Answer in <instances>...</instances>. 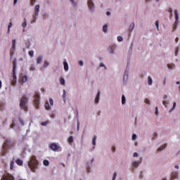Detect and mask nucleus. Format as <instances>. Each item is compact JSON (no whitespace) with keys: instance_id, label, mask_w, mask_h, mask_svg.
I'll return each instance as SVG.
<instances>
[{"instance_id":"7c9ffc66","label":"nucleus","mask_w":180,"mask_h":180,"mask_svg":"<svg viewBox=\"0 0 180 180\" xmlns=\"http://www.w3.org/2000/svg\"><path fill=\"white\" fill-rule=\"evenodd\" d=\"M13 72H15V70H16V62H15V61H13Z\"/></svg>"},{"instance_id":"393cba45","label":"nucleus","mask_w":180,"mask_h":180,"mask_svg":"<svg viewBox=\"0 0 180 180\" xmlns=\"http://www.w3.org/2000/svg\"><path fill=\"white\" fill-rule=\"evenodd\" d=\"M43 164H44V165H45V167H49L50 162H49V160H44L43 161Z\"/></svg>"},{"instance_id":"338daca9","label":"nucleus","mask_w":180,"mask_h":180,"mask_svg":"<svg viewBox=\"0 0 180 180\" xmlns=\"http://www.w3.org/2000/svg\"><path fill=\"white\" fill-rule=\"evenodd\" d=\"M20 122L21 123V124L23 126V124H25L24 123H23V120H20Z\"/></svg>"},{"instance_id":"f3484780","label":"nucleus","mask_w":180,"mask_h":180,"mask_svg":"<svg viewBox=\"0 0 180 180\" xmlns=\"http://www.w3.org/2000/svg\"><path fill=\"white\" fill-rule=\"evenodd\" d=\"M138 165H140V161L132 162V167L134 168H136V167H138Z\"/></svg>"},{"instance_id":"a19ab883","label":"nucleus","mask_w":180,"mask_h":180,"mask_svg":"<svg viewBox=\"0 0 180 180\" xmlns=\"http://www.w3.org/2000/svg\"><path fill=\"white\" fill-rule=\"evenodd\" d=\"M34 54V52L33 51H29V56H30L31 57H33Z\"/></svg>"},{"instance_id":"f8f14e48","label":"nucleus","mask_w":180,"mask_h":180,"mask_svg":"<svg viewBox=\"0 0 180 180\" xmlns=\"http://www.w3.org/2000/svg\"><path fill=\"white\" fill-rule=\"evenodd\" d=\"M115 46H111L108 48V53L110 54H115Z\"/></svg>"},{"instance_id":"f257e3e1","label":"nucleus","mask_w":180,"mask_h":180,"mask_svg":"<svg viewBox=\"0 0 180 180\" xmlns=\"http://www.w3.org/2000/svg\"><path fill=\"white\" fill-rule=\"evenodd\" d=\"M28 167L32 172H36V168H37V160H36L35 156L31 157L30 160L28 162Z\"/></svg>"},{"instance_id":"603ef678","label":"nucleus","mask_w":180,"mask_h":180,"mask_svg":"<svg viewBox=\"0 0 180 180\" xmlns=\"http://www.w3.org/2000/svg\"><path fill=\"white\" fill-rule=\"evenodd\" d=\"M79 65H80L81 67H82V65H84V61L79 60Z\"/></svg>"},{"instance_id":"f704fd0d","label":"nucleus","mask_w":180,"mask_h":180,"mask_svg":"<svg viewBox=\"0 0 180 180\" xmlns=\"http://www.w3.org/2000/svg\"><path fill=\"white\" fill-rule=\"evenodd\" d=\"M47 124H49V121L41 122V126H47Z\"/></svg>"},{"instance_id":"bf43d9fd","label":"nucleus","mask_w":180,"mask_h":180,"mask_svg":"<svg viewBox=\"0 0 180 180\" xmlns=\"http://www.w3.org/2000/svg\"><path fill=\"white\" fill-rule=\"evenodd\" d=\"M99 66H100V67H104L105 68H106V66H105V64H103V63L100 64Z\"/></svg>"},{"instance_id":"1a4fd4ad","label":"nucleus","mask_w":180,"mask_h":180,"mask_svg":"<svg viewBox=\"0 0 180 180\" xmlns=\"http://www.w3.org/2000/svg\"><path fill=\"white\" fill-rule=\"evenodd\" d=\"M165 148H167V143L162 145L160 148L157 149V154L161 153V151H164Z\"/></svg>"},{"instance_id":"de8ad7c7","label":"nucleus","mask_w":180,"mask_h":180,"mask_svg":"<svg viewBox=\"0 0 180 180\" xmlns=\"http://www.w3.org/2000/svg\"><path fill=\"white\" fill-rule=\"evenodd\" d=\"M30 71H34L36 70V68H34V66L31 65L30 68Z\"/></svg>"},{"instance_id":"a878e982","label":"nucleus","mask_w":180,"mask_h":180,"mask_svg":"<svg viewBox=\"0 0 180 180\" xmlns=\"http://www.w3.org/2000/svg\"><path fill=\"white\" fill-rule=\"evenodd\" d=\"M176 107V102H174V103H173V107H172V108L169 111V113H171V112H172V110H174Z\"/></svg>"},{"instance_id":"c03bdc74","label":"nucleus","mask_w":180,"mask_h":180,"mask_svg":"<svg viewBox=\"0 0 180 180\" xmlns=\"http://www.w3.org/2000/svg\"><path fill=\"white\" fill-rule=\"evenodd\" d=\"M13 164H14V162H13V161H12L10 165V169H13Z\"/></svg>"},{"instance_id":"8fccbe9b","label":"nucleus","mask_w":180,"mask_h":180,"mask_svg":"<svg viewBox=\"0 0 180 180\" xmlns=\"http://www.w3.org/2000/svg\"><path fill=\"white\" fill-rule=\"evenodd\" d=\"M36 16L37 15H32V18H33L32 23H34L36 22Z\"/></svg>"},{"instance_id":"2eb2a0df","label":"nucleus","mask_w":180,"mask_h":180,"mask_svg":"<svg viewBox=\"0 0 180 180\" xmlns=\"http://www.w3.org/2000/svg\"><path fill=\"white\" fill-rule=\"evenodd\" d=\"M101 98V91H98L96 94V98H95V103H99V99Z\"/></svg>"},{"instance_id":"c756f323","label":"nucleus","mask_w":180,"mask_h":180,"mask_svg":"<svg viewBox=\"0 0 180 180\" xmlns=\"http://www.w3.org/2000/svg\"><path fill=\"white\" fill-rule=\"evenodd\" d=\"M93 146H96V136H94L92 140Z\"/></svg>"},{"instance_id":"72a5a7b5","label":"nucleus","mask_w":180,"mask_h":180,"mask_svg":"<svg viewBox=\"0 0 180 180\" xmlns=\"http://www.w3.org/2000/svg\"><path fill=\"white\" fill-rule=\"evenodd\" d=\"M162 105H164L166 108H168V105H168V102H167L165 101H162Z\"/></svg>"},{"instance_id":"58836bf2","label":"nucleus","mask_w":180,"mask_h":180,"mask_svg":"<svg viewBox=\"0 0 180 180\" xmlns=\"http://www.w3.org/2000/svg\"><path fill=\"white\" fill-rule=\"evenodd\" d=\"M155 25L156 28L158 29V30H160L158 21H155Z\"/></svg>"},{"instance_id":"3c124183","label":"nucleus","mask_w":180,"mask_h":180,"mask_svg":"<svg viewBox=\"0 0 180 180\" xmlns=\"http://www.w3.org/2000/svg\"><path fill=\"white\" fill-rule=\"evenodd\" d=\"M166 84H167V77H165L163 80V85L165 86Z\"/></svg>"},{"instance_id":"bb28decb","label":"nucleus","mask_w":180,"mask_h":180,"mask_svg":"<svg viewBox=\"0 0 180 180\" xmlns=\"http://www.w3.org/2000/svg\"><path fill=\"white\" fill-rule=\"evenodd\" d=\"M45 108L46 109V110H50V104H49V102H46L45 103Z\"/></svg>"},{"instance_id":"052dcab7","label":"nucleus","mask_w":180,"mask_h":180,"mask_svg":"<svg viewBox=\"0 0 180 180\" xmlns=\"http://www.w3.org/2000/svg\"><path fill=\"white\" fill-rule=\"evenodd\" d=\"M79 130V121H77V131Z\"/></svg>"},{"instance_id":"6e6552de","label":"nucleus","mask_w":180,"mask_h":180,"mask_svg":"<svg viewBox=\"0 0 180 180\" xmlns=\"http://www.w3.org/2000/svg\"><path fill=\"white\" fill-rule=\"evenodd\" d=\"M50 148L53 150V151H58L60 150V146H57L56 143H52L50 146Z\"/></svg>"},{"instance_id":"5fc2aeb1","label":"nucleus","mask_w":180,"mask_h":180,"mask_svg":"<svg viewBox=\"0 0 180 180\" xmlns=\"http://www.w3.org/2000/svg\"><path fill=\"white\" fill-rule=\"evenodd\" d=\"M155 115H158V107L155 108Z\"/></svg>"},{"instance_id":"09e8293b","label":"nucleus","mask_w":180,"mask_h":180,"mask_svg":"<svg viewBox=\"0 0 180 180\" xmlns=\"http://www.w3.org/2000/svg\"><path fill=\"white\" fill-rule=\"evenodd\" d=\"M49 103H50V105H51V106H53V99H49Z\"/></svg>"},{"instance_id":"cd10ccee","label":"nucleus","mask_w":180,"mask_h":180,"mask_svg":"<svg viewBox=\"0 0 180 180\" xmlns=\"http://www.w3.org/2000/svg\"><path fill=\"white\" fill-rule=\"evenodd\" d=\"M60 82L61 85H65V79H64V78H60Z\"/></svg>"},{"instance_id":"c85d7f7f","label":"nucleus","mask_w":180,"mask_h":180,"mask_svg":"<svg viewBox=\"0 0 180 180\" xmlns=\"http://www.w3.org/2000/svg\"><path fill=\"white\" fill-rule=\"evenodd\" d=\"M103 32H104V33H106L108 32V25H103Z\"/></svg>"},{"instance_id":"ea45409f","label":"nucleus","mask_w":180,"mask_h":180,"mask_svg":"<svg viewBox=\"0 0 180 180\" xmlns=\"http://www.w3.org/2000/svg\"><path fill=\"white\" fill-rule=\"evenodd\" d=\"M12 27V22H10L8 26V33L10 32V29Z\"/></svg>"},{"instance_id":"49530a36","label":"nucleus","mask_w":180,"mask_h":180,"mask_svg":"<svg viewBox=\"0 0 180 180\" xmlns=\"http://www.w3.org/2000/svg\"><path fill=\"white\" fill-rule=\"evenodd\" d=\"M49 62L47 61H45L44 63V67L46 68V67H49Z\"/></svg>"},{"instance_id":"b1692460","label":"nucleus","mask_w":180,"mask_h":180,"mask_svg":"<svg viewBox=\"0 0 180 180\" xmlns=\"http://www.w3.org/2000/svg\"><path fill=\"white\" fill-rule=\"evenodd\" d=\"M148 85H153V79L151 77H148Z\"/></svg>"},{"instance_id":"4d7b16f0","label":"nucleus","mask_w":180,"mask_h":180,"mask_svg":"<svg viewBox=\"0 0 180 180\" xmlns=\"http://www.w3.org/2000/svg\"><path fill=\"white\" fill-rule=\"evenodd\" d=\"M134 158L139 157V153H134Z\"/></svg>"},{"instance_id":"69168bd1","label":"nucleus","mask_w":180,"mask_h":180,"mask_svg":"<svg viewBox=\"0 0 180 180\" xmlns=\"http://www.w3.org/2000/svg\"><path fill=\"white\" fill-rule=\"evenodd\" d=\"M179 41V38L176 37V38L175 39L176 43H178Z\"/></svg>"},{"instance_id":"9d476101","label":"nucleus","mask_w":180,"mask_h":180,"mask_svg":"<svg viewBox=\"0 0 180 180\" xmlns=\"http://www.w3.org/2000/svg\"><path fill=\"white\" fill-rule=\"evenodd\" d=\"M128 79H129V70L126 69L124 73V77H123L124 82H126V81H127Z\"/></svg>"},{"instance_id":"e433bc0d","label":"nucleus","mask_w":180,"mask_h":180,"mask_svg":"<svg viewBox=\"0 0 180 180\" xmlns=\"http://www.w3.org/2000/svg\"><path fill=\"white\" fill-rule=\"evenodd\" d=\"M74 139L72 138V136H70L68 139V142L69 143H72Z\"/></svg>"},{"instance_id":"6ab92c4d","label":"nucleus","mask_w":180,"mask_h":180,"mask_svg":"<svg viewBox=\"0 0 180 180\" xmlns=\"http://www.w3.org/2000/svg\"><path fill=\"white\" fill-rule=\"evenodd\" d=\"M43 60V56H39L37 59V64H40L41 61Z\"/></svg>"},{"instance_id":"37998d69","label":"nucleus","mask_w":180,"mask_h":180,"mask_svg":"<svg viewBox=\"0 0 180 180\" xmlns=\"http://www.w3.org/2000/svg\"><path fill=\"white\" fill-rule=\"evenodd\" d=\"M66 95H67V91H65V90H63V98L64 99H65Z\"/></svg>"},{"instance_id":"dca6fc26","label":"nucleus","mask_w":180,"mask_h":180,"mask_svg":"<svg viewBox=\"0 0 180 180\" xmlns=\"http://www.w3.org/2000/svg\"><path fill=\"white\" fill-rule=\"evenodd\" d=\"M174 16H175V19H176L175 23H176V22H178V19H179V15L178 14V10H174Z\"/></svg>"},{"instance_id":"774afa93","label":"nucleus","mask_w":180,"mask_h":180,"mask_svg":"<svg viewBox=\"0 0 180 180\" xmlns=\"http://www.w3.org/2000/svg\"><path fill=\"white\" fill-rule=\"evenodd\" d=\"M13 4H14V5H16V4H18V0H14Z\"/></svg>"},{"instance_id":"7ed1b4c3","label":"nucleus","mask_w":180,"mask_h":180,"mask_svg":"<svg viewBox=\"0 0 180 180\" xmlns=\"http://www.w3.org/2000/svg\"><path fill=\"white\" fill-rule=\"evenodd\" d=\"M87 5L90 12L91 13L95 12V4L94 3L93 0H88Z\"/></svg>"},{"instance_id":"79ce46f5","label":"nucleus","mask_w":180,"mask_h":180,"mask_svg":"<svg viewBox=\"0 0 180 180\" xmlns=\"http://www.w3.org/2000/svg\"><path fill=\"white\" fill-rule=\"evenodd\" d=\"M117 176V173L115 172L112 176V180H116Z\"/></svg>"},{"instance_id":"864d4df0","label":"nucleus","mask_w":180,"mask_h":180,"mask_svg":"<svg viewBox=\"0 0 180 180\" xmlns=\"http://www.w3.org/2000/svg\"><path fill=\"white\" fill-rule=\"evenodd\" d=\"M145 103H146V104H148V105H150V100H148V99H146L145 100Z\"/></svg>"},{"instance_id":"4be33fe9","label":"nucleus","mask_w":180,"mask_h":180,"mask_svg":"<svg viewBox=\"0 0 180 180\" xmlns=\"http://www.w3.org/2000/svg\"><path fill=\"white\" fill-rule=\"evenodd\" d=\"M15 162L18 165H22L23 164V161L20 159L16 160Z\"/></svg>"},{"instance_id":"13d9d810","label":"nucleus","mask_w":180,"mask_h":180,"mask_svg":"<svg viewBox=\"0 0 180 180\" xmlns=\"http://www.w3.org/2000/svg\"><path fill=\"white\" fill-rule=\"evenodd\" d=\"M14 127H15V124L12 123L11 124V129H14Z\"/></svg>"},{"instance_id":"680f3d73","label":"nucleus","mask_w":180,"mask_h":180,"mask_svg":"<svg viewBox=\"0 0 180 180\" xmlns=\"http://www.w3.org/2000/svg\"><path fill=\"white\" fill-rule=\"evenodd\" d=\"M167 98H168V96H167V94L163 96V99H167Z\"/></svg>"},{"instance_id":"e2e57ef3","label":"nucleus","mask_w":180,"mask_h":180,"mask_svg":"<svg viewBox=\"0 0 180 180\" xmlns=\"http://www.w3.org/2000/svg\"><path fill=\"white\" fill-rule=\"evenodd\" d=\"M174 168H175L176 169H179V165H175V166H174Z\"/></svg>"},{"instance_id":"6e6d98bb","label":"nucleus","mask_w":180,"mask_h":180,"mask_svg":"<svg viewBox=\"0 0 180 180\" xmlns=\"http://www.w3.org/2000/svg\"><path fill=\"white\" fill-rule=\"evenodd\" d=\"M112 153H115L116 151V148H115V146L112 148Z\"/></svg>"},{"instance_id":"9b49d317","label":"nucleus","mask_w":180,"mask_h":180,"mask_svg":"<svg viewBox=\"0 0 180 180\" xmlns=\"http://www.w3.org/2000/svg\"><path fill=\"white\" fill-rule=\"evenodd\" d=\"M39 12H40V5L37 4L34 7L35 16H39Z\"/></svg>"},{"instance_id":"5701e85b","label":"nucleus","mask_w":180,"mask_h":180,"mask_svg":"<svg viewBox=\"0 0 180 180\" xmlns=\"http://www.w3.org/2000/svg\"><path fill=\"white\" fill-rule=\"evenodd\" d=\"M122 105H126V97L124 95L122 96Z\"/></svg>"},{"instance_id":"4c0bfd02","label":"nucleus","mask_w":180,"mask_h":180,"mask_svg":"<svg viewBox=\"0 0 180 180\" xmlns=\"http://www.w3.org/2000/svg\"><path fill=\"white\" fill-rule=\"evenodd\" d=\"M133 141H134V140H136V139H137V135H136V134H134L132 135V137H131Z\"/></svg>"},{"instance_id":"4468645a","label":"nucleus","mask_w":180,"mask_h":180,"mask_svg":"<svg viewBox=\"0 0 180 180\" xmlns=\"http://www.w3.org/2000/svg\"><path fill=\"white\" fill-rule=\"evenodd\" d=\"M1 180H13V176L11 174H7L4 176Z\"/></svg>"},{"instance_id":"39448f33","label":"nucleus","mask_w":180,"mask_h":180,"mask_svg":"<svg viewBox=\"0 0 180 180\" xmlns=\"http://www.w3.org/2000/svg\"><path fill=\"white\" fill-rule=\"evenodd\" d=\"M39 98H40V95L36 93L34 96V107L36 109H39Z\"/></svg>"},{"instance_id":"a18cd8bd","label":"nucleus","mask_w":180,"mask_h":180,"mask_svg":"<svg viewBox=\"0 0 180 180\" xmlns=\"http://www.w3.org/2000/svg\"><path fill=\"white\" fill-rule=\"evenodd\" d=\"M22 26L23 29H25V27H26V26H27L26 20H25L24 22H22Z\"/></svg>"},{"instance_id":"473e14b6","label":"nucleus","mask_w":180,"mask_h":180,"mask_svg":"<svg viewBox=\"0 0 180 180\" xmlns=\"http://www.w3.org/2000/svg\"><path fill=\"white\" fill-rule=\"evenodd\" d=\"M123 41V37L122 36H118L117 37V41Z\"/></svg>"},{"instance_id":"f03ea898","label":"nucleus","mask_w":180,"mask_h":180,"mask_svg":"<svg viewBox=\"0 0 180 180\" xmlns=\"http://www.w3.org/2000/svg\"><path fill=\"white\" fill-rule=\"evenodd\" d=\"M20 107L23 109L24 110H27V97L24 96L20 102Z\"/></svg>"},{"instance_id":"ddd939ff","label":"nucleus","mask_w":180,"mask_h":180,"mask_svg":"<svg viewBox=\"0 0 180 180\" xmlns=\"http://www.w3.org/2000/svg\"><path fill=\"white\" fill-rule=\"evenodd\" d=\"M12 85L16 84V72H13V79L11 80Z\"/></svg>"},{"instance_id":"2f4dec72","label":"nucleus","mask_w":180,"mask_h":180,"mask_svg":"<svg viewBox=\"0 0 180 180\" xmlns=\"http://www.w3.org/2000/svg\"><path fill=\"white\" fill-rule=\"evenodd\" d=\"M22 82H26V81H27V77L22 76Z\"/></svg>"},{"instance_id":"aec40b11","label":"nucleus","mask_w":180,"mask_h":180,"mask_svg":"<svg viewBox=\"0 0 180 180\" xmlns=\"http://www.w3.org/2000/svg\"><path fill=\"white\" fill-rule=\"evenodd\" d=\"M167 68L169 70H174V68H175V64H167Z\"/></svg>"},{"instance_id":"20e7f679","label":"nucleus","mask_w":180,"mask_h":180,"mask_svg":"<svg viewBox=\"0 0 180 180\" xmlns=\"http://www.w3.org/2000/svg\"><path fill=\"white\" fill-rule=\"evenodd\" d=\"M179 172L178 170H173L170 174V180L178 179Z\"/></svg>"},{"instance_id":"0e129e2a","label":"nucleus","mask_w":180,"mask_h":180,"mask_svg":"<svg viewBox=\"0 0 180 180\" xmlns=\"http://www.w3.org/2000/svg\"><path fill=\"white\" fill-rule=\"evenodd\" d=\"M106 15H107V16H110V13L109 11H107Z\"/></svg>"},{"instance_id":"a211bd4d","label":"nucleus","mask_w":180,"mask_h":180,"mask_svg":"<svg viewBox=\"0 0 180 180\" xmlns=\"http://www.w3.org/2000/svg\"><path fill=\"white\" fill-rule=\"evenodd\" d=\"M63 65L65 71H68V63H67V61H64Z\"/></svg>"},{"instance_id":"412c9836","label":"nucleus","mask_w":180,"mask_h":180,"mask_svg":"<svg viewBox=\"0 0 180 180\" xmlns=\"http://www.w3.org/2000/svg\"><path fill=\"white\" fill-rule=\"evenodd\" d=\"M129 30L130 32L134 30V22H132V23L130 24L129 27Z\"/></svg>"},{"instance_id":"0eeeda50","label":"nucleus","mask_w":180,"mask_h":180,"mask_svg":"<svg viewBox=\"0 0 180 180\" xmlns=\"http://www.w3.org/2000/svg\"><path fill=\"white\" fill-rule=\"evenodd\" d=\"M6 151H8V143L5 142L3 144V148H2V155H6Z\"/></svg>"},{"instance_id":"c9c22d12","label":"nucleus","mask_w":180,"mask_h":180,"mask_svg":"<svg viewBox=\"0 0 180 180\" xmlns=\"http://www.w3.org/2000/svg\"><path fill=\"white\" fill-rule=\"evenodd\" d=\"M72 5H73L74 6H77V3L75 2V0H70Z\"/></svg>"},{"instance_id":"423d86ee","label":"nucleus","mask_w":180,"mask_h":180,"mask_svg":"<svg viewBox=\"0 0 180 180\" xmlns=\"http://www.w3.org/2000/svg\"><path fill=\"white\" fill-rule=\"evenodd\" d=\"M16 46V39H13L12 41V47H11V57H13V53L15 52V47Z\"/></svg>"}]
</instances>
